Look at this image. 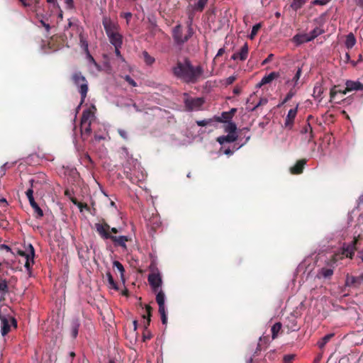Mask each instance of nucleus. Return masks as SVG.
Wrapping results in <instances>:
<instances>
[{"label":"nucleus","instance_id":"obj_39","mask_svg":"<svg viewBox=\"0 0 363 363\" xmlns=\"http://www.w3.org/2000/svg\"><path fill=\"white\" fill-rule=\"evenodd\" d=\"M79 42L82 48L84 50L86 54H89V45L87 40L84 37L83 34L79 35Z\"/></svg>","mask_w":363,"mask_h":363},{"label":"nucleus","instance_id":"obj_43","mask_svg":"<svg viewBox=\"0 0 363 363\" xmlns=\"http://www.w3.org/2000/svg\"><path fill=\"white\" fill-rule=\"evenodd\" d=\"M32 208L34 211V215L36 218H41L43 216V211L38 203L33 206Z\"/></svg>","mask_w":363,"mask_h":363},{"label":"nucleus","instance_id":"obj_55","mask_svg":"<svg viewBox=\"0 0 363 363\" xmlns=\"http://www.w3.org/2000/svg\"><path fill=\"white\" fill-rule=\"evenodd\" d=\"M330 0H313L312 2H311V4L312 5H320V6H323V5H326L328 2H329Z\"/></svg>","mask_w":363,"mask_h":363},{"label":"nucleus","instance_id":"obj_36","mask_svg":"<svg viewBox=\"0 0 363 363\" xmlns=\"http://www.w3.org/2000/svg\"><path fill=\"white\" fill-rule=\"evenodd\" d=\"M301 133L303 134H306V133H309V138H308V141H311L312 139L313 138L314 135H313V129H312V127L311 125V124L309 123H307L304 127L302 128L301 130Z\"/></svg>","mask_w":363,"mask_h":363},{"label":"nucleus","instance_id":"obj_59","mask_svg":"<svg viewBox=\"0 0 363 363\" xmlns=\"http://www.w3.org/2000/svg\"><path fill=\"white\" fill-rule=\"evenodd\" d=\"M40 23H41V25H42V26L45 28V30H46V31H47V32H49V31H50V26L48 23H45V22L44 21H43V20H41V21H40Z\"/></svg>","mask_w":363,"mask_h":363},{"label":"nucleus","instance_id":"obj_32","mask_svg":"<svg viewBox=\"0 0 363 363\" xmlns=\"http://www.w3.org/2000/svg\"><path fill=\"white\" fill-rule=\"evenodd\" d=\"M324 30L318 27L315 28L313 30H311L309 33H307L308 36V40H313L318 35L323 33Z\"/></svg>","mask_w":363,"mask_h":363},{"label":"nucleus","instance_id":"obj_58","mask_svg":"<svg viewBox=\"0 0 363 363\" xmlns=\"http://www.w3.org/2000/svg\"><path fill=\"white\" fill-rule=\"evenodd\" d=\"M236 80L235 76H230L226 79V84H231Z\"/></svg>","mask_w":363,"mask_h":363},{"label":"nucleus","instance_id":"obj_48","mask_svg":"<svg viewBox=\"0 0 363 363\" xmlns=\"http://www.w3.org/2000/svg\"><path fill=\"white\" fill-rule=\"evenodd\" d=\"M72 201L78 206L80 211H82L84 208L89 210V207L85 203L78 202L76 199H72Z\"/></svg>","mask_w":363,"mask_h":363},{"label":"nucleus","instance_id":"obj_29","mask_svg":"<svg viewBox=\"0 0 363 363\" xmlns=\"http://www.w3.org/2000/svg\"><path fill=\"white\" fill-rule=\"evenodd\" d=\"M333 274V269L331 268L323 267L320 269L318 274V277L320 278H330Z\"/></svg>","mask_w":363,"mask_h":363},{"label":"nucleus","instance_id":"obj_24","mask_svg":"<svg viewBox=\"0 0 363 363\" xmlns=\"http://www.w3.org/2000/svg\"><path fill=\"white\" fill-rule=\"evenodd\" d=\"M233 117L228 111H224L221 113L220 116H214L213 120L218 123H229L232 122Z\"/></svg>","mask_w":363,"mask_h":363},{"label":"nucleus","instance_id":"obj_5","mask_svg":"<svg viewBox=\"0 0 363 363\" xmlns=\"http://www.w3.org/2000/svg\"><path fill=\"white\" fill-rule=\"evenodd\" d=\"M94 117L92 111L89 109L84 110L81 118V133L84 140L86 139L91 133V118Z\"/></svg>","mask_w":363,"mask_h":363},{"label":"nucleus","instance_id":"obj_34","mask_svg":"<svg viewBox=\"0 0 363 363\" xmlns=\"http://www.w3.org/2000/svg\"><path fill=\"white\" fill-rule=\"evenodd\" d=\"M269 342V337H259V342L258 343L256 350L254 353V356L258 355V353L262 350V345H267Z\"/></svg>","mask_w":363,"mask_h":363},{"label":"nucleus","instance_id":"obj_2","mask_svg":"<svg viewBox=\"0 0 363 363\" xmlns=\"http://www.w3.org/2000/svg\"><path fill=\"white\" fill-rule=\"evenodd\" d=\"M173 74L187 84H196L201 78L203 69L201 65L194 67L188 58L177 61L172 67Z\"/></svg>","mask_w":363,"mask_h":363},{"label":"nucleus","instance_id":"obj_27","mask_svg":"<svg viewBox=\"0 0 363 363\" xmlns=\"http://www.w3.org/2000/svg\"><path fill=\"white\" fill-rule=\"evenodd\" d=\"M80 323L78 319H74L71 323V335L73 338H76L78 335Z\"/></svg>","mask_w":363,"mask_h":363},{"label":"nucleus","instance_id":"obj_23","mask_svg":"<svg viewBox=\"0 0 363 363\" xmlns=\"http://www.w3.org/2000/svg\"><path fill=\"white\" fill-rule=\"evenodd\" d=\"M301 73H302V69L301 67H298L296 72L295 73L294 77L292 78V79L288 80L286 82V84H291L292 87H294V89H298L299 88L298 81L301 76Z\"/></svg>","mask_w":363,"mask_h":363},{"label":"nucleus","instance_id":"obj_52","mask_svg":"<svg viewBox=\"0 0 363 363\" xmlns=\"http://www.w3.org/2000/svg\"><path fill=\"white\" fill-rule=\"evenodd\" d=\"M152 334L150 330H144L143 333V342H146L152 338Z\"/></svg>","mask_w":363,"mask_h":363},{"label":"nucleus","instance_id":"obj_37","mask_svg":"<svg viewBox=\"0 0 363 363\" xmlns=\"http://www.w3.org/2000/svg\"><path fill=\"white\" fill-rule=\"evenodd\" d=\"M308 36L307 33L303 34V35H296L294 37V40L297 44H302L304 43L310 42V40H308Z\"/></svg>","mask_w":363,"mask_h":363},{"label":"nucleus","instance_id":"obj_8","mask_svg":"<svg viewBox=\"0 0 363 363\" xmlns=\"http://www.w3.org/2000/svg\"><path fill=\"white\" fill-rule=\"evenodd\" d=\"M95 229L99 236L104 240L110 239L112 235L110 233V225L105 221L95 223Z\"/></svg>","mask_w":363,"mask_h":363},{"label":"nucleus","instance_id":"obj_15","mask_svg":"<svg viewBox=\"0 0 363 363\" xmlns=\"http://www.w3.org/2000/svg\"><path fill=\"white\" fill-rule=\"evenodd\" d=\"M362 282L363 279H361V274L358 277H354L347 274L345 280V285L347 286L357 288L362 284Z\"/></svg>","mask_w":363,"mask_h":363},{"label":"nucleus","instance_id":"obj_46","mask_svg":"<svg viewBox=\"0 0 363 363\" xmlns=\"http://www.w3.org/2000/svg\"><path fill=\"white\" fill-rule=\"evenodd\" d=\"M297 89H294V87H291L289 90V91L287 93L286 97L284 99V103H286L289 101L291 98L295 96L296 94Z\"/></svg>","mask_w":363,"mask_h":363},{"label":"nucleus","instance_id":"obj_61","mask_svg":"<svg viewBox=\"0 0 363 363\" xmlns=\"http://www.w3.org/2000/svg\"><path fill=\"white\" fill-rule=\"evenodd\" d=\"M273 56L274 55L272 54L269 55L268 57L262 62V65L269 62L272 60Z\"/></svg>","mask_w":363,"mask_h":363},{"label":"nucleus","instance_id":"obj_18","mask_svg":"<svg viewBox=\"0 0 363 363\" xmlns=\"http://www.w3.org/2000/svg\"><path fill=\"white\" fill-rule=\"evenodd\" d=\"M346 91L348 92L352 91H362L363 84L359 81L347 80L345 83Z\"/></svg>","mask_w":363,"mask_h":363},{"label":"nucleus","instance_id":"obj_28","mask_svg":"<svg viewBox=\"0 0 363 363\" xmlns=\"http://www.w3.org/2000/svg\"><path fill=\"white\" fill-rule=\"evenodd\" d=\"M165 295L162 290H160L156 295V301L158 304L159 309L165 308L164 306Z\"/></svg>","mask_w":363,"mask_h":363},{"label":"nucleus","instance_id":"obj_22","mask_svg":"<svg viewBox=\"0 0 363 363\" xmlns=\"http://www.w3.org/2000/svg\"><path fill=\"white\" fill-rule=\"evenodd\" d=\"M238 139V135L236 134H229L227 135L220 136L217 138V141L223 145L225 143H233L236 141Z\"/></svg>","mask_w":363,"mask_h":363},{"label":"nucleus","instance_id":"obj_51","mask_svg":"<svg viewBox=\"0 0 363 363\" xmlns=\"http://www.w3.org/2000/svg\"><path fill=\"white\" fill-rule=\"evenodd\" d=\"M118 133L123 140H128L129 138H128V133L127 130L122 129V128H118Z\"/></svg>","mask_w":363,"mask_h":363},{"label":"nucleus","instance_id":"obj_60","mask_svg":"<svg viewBox=\"0 0 363 363\" xmlns=\"http://www.w3.org/2000/svg\"><path fill=\"white\" fill-rule=\"evenodd\" d=\"M275 355L274 350L270 351L266 354V357L269 359H274Z\"/></svg>","mask_w":363,"mask_h":363},{"label":"nucleus","instance_id":"obj_42","mask_svg":"<svg viewBox=\"0 0 363 363\" xmlns=\"http://www.w3.org/2000/svg\"><path fill=\"white\" fill-rule=\"evenodd\" d=\"M106 277L108 279V282L110 285V287L115 290H118V285L116 283V281H114L113 277L112 274H111V272L106 273Z\"/></svg>","mask_w":363,"mask_h":363},{"label":"nucleus","instance_id":"obj_38","mask_svg":"<svg viewBox=\"0 0 363 363\" xmlns=\"http://www.w3.org/2000/svg\"><path fill=\"white\" fill-rule=\"evenodd\" d=\"M237 126L235 123L229 122L225 127V131L229 134H236Z\"/></svg>","mask_w":363,"mask_h":363},{"label":"nucleus","instance_id":"obj_7","mask_svg":"<svg viewBox=\"0 0 363 363\" xmlns=\"http://www.w3.org/2000/svg\"><path fill=\"white\" fill-rule=\"evenodd\" d=\"M184 103L186 111H193L200 110L204 104L205 100L203 97L193 98L187 96L184 99Z\"/></svg>","mask_w":363,"mask_h":363},{"label":"nucleus","instance_id":"obj_44","mask_svg":"<svg viewBox=\"0 0 363 363\" xmlns=\"http://www.w3.org/2000/svg\"><path fill=\"white\" fill-rule=\"evenodd\" d=\"M260 28H261L260 23H257L255 26H253V27L252 28L251 33L249 35V38L251 40L254 39Z\"/></svg>","mask_w":363,"mask_h":363},{"label":"nucleus","instance_id":"obj_1","mask_svg":"<svg viewBox=\"0 0 363 363\" xmlns=\"http://www.w3.org/2000/svg\"><path fill=\"white\" fill-rule=\"evenodd\" d=\"M208 0H198L196 2H195L193 5H189L186 7V13L188 15V28H187V32L185 35H183L182 28L181 25L176 26L173 29V33L172 36L174 40V42L178 45H182L184 43L187 42L190 38L194 34V30L191 26L193 19L194 17V14L196 12H202Z\"/></svg>","mask_w":363,"mask_h":363},{"label":"nucleus","instance_id":"obj_13","mask_svg":"<svg viewBox=\"0 0 363 363\" xmlns=\"http://www.w3.org/2000/svg\"><path fill=\"white\" fill-rule=\"evenodd\" d=\"M110 240L113 242L114 245L116 247H121L124 250H127L126 242L130 240V238L128 236L121 235L116 236L111 235Z\"/></svg>","mask_w":363,"mask_h":363},{"label":"nucleus","instance_id":"obj_47","mask_svg":"<svg viewBox=\"0 0 363 363\" xmlns=\"http://www.w3.org/2000/svg\"><path fill=\"white\" fill-rule=\"evenodd\" d=\"M9 292V286L6 280L0 282V293L5 295Z\"/></svg>","mask_w":363,"mask_h":363},{"label":"nucleus","instance_id":"obj_35","mask_svg":"<svg viewBox=\"0 0 363 363\" xmlns=\"http://www.w3.org/2000/svg\"><path fill=\"white\" fill-rule=\"evenodd\" d=\"M282 325L281 323L278 322L273 325L272 327V338L273 340L276 339L278 336L279 333L281 329Z\"/></svg>","mask_w":363,"mask_h":363},{"label":"nucleus","instance_id":"obj_14","mask_svg":"<svg viewBox=\"0 0 363 363\" xmlns=\"http://www.w3.org/2000/svg\"><path fill=\"white\" fill-rule=\"evenodd\" d=\"M249 53V47L247 43H245L240 50V51L235 52L232 56L231 59L233 60H240L241 61H245L248 56Z\"/></svg>","mask_w":363,"mask_h":363},{"label":"nucleus","instance_id":"obj_20","mask_svg":"<svg viewBox=\"0 0 363 363\" xmlns=\"http://www.w3.org/2000/svg\"><path fill=\"white\" fill-rule=\"evenodd\" d=\"M145 310H146V314L143 315V318L144 319L143 324H144V330H148L147 328L150 324L151 321V315H152V308L150 306L146 305L145 306Z\"/></svg>","mask_w":363,"mask_h":363},{"label":"nucleus","instance_id":"obj_62","mask_svg":"<svg viewBox=\"0 0 363 363\" xmlns=\"http://www.w3.org/2000/svg\"><path fill=\"white\" fill-rule=\"evenodd\" d=\"M362 61V55L360 54L358 57V60L357 62H354V61H351V64L353 65V66H356L357 65V63L360 62Z\"/></svg>","mask_w":363,"mask_h":363},{"label":"nucleus","instance_id":"obj_54","mask_svg":"<svg viewBox=\"0 0 363 363\" xmlns=\"http://www.w3.org/2000/svg\"><path fill=\"white\" fill-rule=\"evenodd\" d=\"M125 80L132 86H137V83L129 75H125Z\"/></svg>","mask_w":363,"mask_h":363},{"label":"nucleus","instance_id":"obj_11","mask_svg":"<svg viewBox=\"0 0 363 363\" xmlns=\"http://www.w3.org/2000/svg\"><path fill=\"white\" fill-rule=\"evenodd\" d=\"M298 105L296 108H291L289 111L287 116L284 121V128L289 130H291L294 126V120L296 117L298 112Z\"/></svg>","mask_w":363,"mask_h":363},{"label":"nucleus","instance_id":"obj_4","mask_svg":"<svg viewBox=\"0 0 363 363\" xmlns=\"http://www.w3.org/2000/svg\"><path fill=\"white\" fill-rule=\"evenodd\" d=\"M72 82L77 86L81 95V104L84 103L88 92V82L81 72H75L72 74Z\"/></svg>","mask_w":363,"mask_h":363},{"label":"nucleus","instance_id":"obj_50","mask_svg":"<svg viewBox=\"0 0 363 363\" xmlns=\"http://www.w3.org/2000/svg\"><path fill=\"white\" fill-rule=\"evenodd\" d=\"M296 355L294 354H289L284 356L283 362L284 363H292L294 360Z\"/></svg>","mask_w":363,"mask_h":363},{"label":"nucleus","instance_id":"obj_9","mask_svg":"<svg viewBox=\"0 0 363 363\" xmlns=\"http://www.w3.org/2000/svg\"><path fill=\"white\" fill-rule=\"evenodd\" d=\"M0 320H1V333L3 336L7 335L11 329L10 320L13 323V324L16 327V321L14 318L11 317H6L5 315H2L0 314Z\"/></svg>","mask_w":363,"mask_h":363},{"label":"nucleus","instance_id":"obj_31","mask_svg":"<svg viewBox=\"0 0 363 363\" xmlns=\"http://www.w3.org/2000/svg\"><path fill=\"white\" fill-rule=\"evenodd\" d=\"M308 0H293L290 7L294 11H297L301 9Z\"/></svg>","mask_w":363,"mask_h":363},{"label":"nucleus","instance_id":"obj_57","mask_svg":"<svg viewBox=\"0 0 363 363\" xmlns=\"http://www.w3.org/2000/svg\"><path fill=\"white\" fill-rule=\"evenodd\" d=\"M121 17H123L124 18H125L127 21V23H128L132 17V13L130 12L124 13L121 14Z\"/></svg>","mask_w":363,"mask_h":363},{"label":"nucleus","instance_id":"obj_16","mask_svg":"<svg viewBox=\"0 0 363 363\" xmlns=\"http://www.w3.org/2000/svg\"><path fill=\"white\" fill-rule=\"evenodd\" d=\"M347 92L348 91H346V87L342 89L340 85L333 86L330 91V102H333L334 100H335L338 94L345 95Z\"/></svg>","mask_w":363,"mask_h":363},{"label":"nucleus","instance_id":"obj_53","mask_svg":"<svg viewBox=\"0 0 363 363\" xmlns=\"http://www.w3.org/2000/svg\"><path fill=\"white\" fill-rule=\"evenodd\" d=\"M213 121V119H204L201 121H196V123L199 126H206L210 124Z\"/></svg>","mask_w":363,"mask_h":363},{"label":"nucleus","instance_id":"obj_3","mask_svg":"<svg viewBox=\"0 0 363 363\" xmlns=\"http://www.w3.org/2000/svg\"><path fill=\"white\" fill-rule=\"evenodd\" d=\"M359 238L360 235H358L357 237H354V240L350 244L344 243L341 252H336L333 255L330 260V263L334 264L344 257L352 258L357 250L356 245Z\"/></svg>","mask_w":363,"mask_h":363},{"label":"nucleus","instance_id":"obj_6","mask_svg":"<svg viewBox=\"0 0 363 363\" xmlns=\"http://www.w3.org/2000/svg\"><path fill=\"white\" fill-rule=\"evenodd\" d=\"M27 250H28V252L21 250H18L17 254L23 257L26 259L24 267H26L27 271L29 273H30L32 266L34 264L35 250L31 244H29L28 245Z\"/></svg>","mask_w":363,"mask_h":363},{"label":"nucleus","instance_id":"obj_56","mask_svg":"<svg viewBox=\"0 0 363 363\" xmlns=\"http://www.w3.org/2000/svg\"><path fill=\"white\" fill-rule=\"evenodd\" d=\"M65 3L66 4L67 9H74V1L73 0H65Z\"/></svg>","mask_w":363,"mask_h":363},{"label":"nucleus","instance_id":"obj_26","mask_svg":"<svg viewBox=\"0 0 363 363\" xmlns=\"http://www.w3.org/2000/svg\"><path fill=\"white\" fill-rule=\"evenodd\" d=\"M356 38L352 33H350L346 35L345 45L348 50L352 48L356 44Z\"/></svg>","mask_w":363,"mask_h":363},{"label":"nucleus","instance_id":"obj_33","mask_svg":"<svg viewBox=\"0 0 363 363\" xmlns=\"http://www.w3.org/2000/svg\"><path fill=\"white\" fill-rule=\"evenodd\" d=\"M29 182L30 184V188H29L26 192L28 199L33 198L34 188H36V185L38 184V182H36L35 179H30Z\"/></svg>","mask_w":363,"mask_h":363},{"label":"nucleus","instance_id":"obj_10","mask_svg":"<svg viewBox=\"0 0 363 363\" xmlns=\"http://www.w3.org/2000/svg\"><path fill=\"white\" fill-rule=\"evenodd\" d=\"M102 23L107 36L118 31V26L113 23L109 18L104 17L103 18Z\"/></svg>","mask_w":363,"mask_h":363},{"label":"nucleus","instance_id":"obj_12","mask_svg":"<svg viewBox=\"0 0 363 363\" xmlns=\"http://www.w3.org/2000/svg\"><path fill=\"white\" fill-rule=\"evenodd\" d=\"M148 282L154 292H157L161 286L162 281L159 274L152 273L148 275Z\"/></svg>","mask_w":363,"mask_h":363},{"label":"nucleus","instance_id":"obj_41","mask_svg":"<svg viewBox=\"0 0 363 363\" xmlns=\"http://www.w3.org/2000/svg\"><path fill=\"white\" fill-rule=\"evenodd\" d=\"M268 103V99L267 98H261L259 99L258 103L255 105L252 108L247 107V108L250 111H256L259 106H264Z\"/></svg>","mask_w":363,"mask_h":363},{"label":"nucleus","instance_id":"obj_49","mask_svg":"<svg viewBox=\"0 0 363 363\" xmlns=\"http://www.w3.org/2000/svg\"><path fill=\"white\" fill-rule=\"evenodd\" d=\"M160 315H161V320L162 324L165 325L167 323V316L166 314L165 308L159 309L158 310Z\"/></svg>","mask_w":363,"mask_h":363},{"label":"nucleus","instance_id":"obj_25","mask_svg":"<svg viewBox=\"0 0 363 363\" xmlns=\"http://www.w3.org/2000/svg\"><path fill=\"white\" fill-rule=\"evenodd\" d=\"M324 91V88L320 83H316L313 88V96L315 99H318L319 101L322 99V94Z\"/></svg>","mask_w":363,"mask_h":363},{"label":"nucleus","instance_id":"obj_17","mask_svg":"<svg viewBox=\"0 0 363 363\" xmlns=\"http://www.w3.org/2000/svg\"><path fill=\"white\" fill-rule=\"evenodd\" d=\"M110 43L117 48V47H121L123 44V36L118 31L113 33L108 36Z\"/></svg>","mask_w":363,"mask_h":363},{"label":"nucleus","instance_id":"obj_63","mask_svg":"<svg viewBox=\"0 0 363 363\" xmlns=\"http://www.w3.org/2000/svg\"><path fill=\"white\" fill-rule=\"evenodd\" d=\"M225 53V48H221L218 50L217 54H216V57H220L222 56L223 54Z\"/></svg>","mask_w":363,"mask_h":363},{"label":"nucleus","instance_id":"obj_64","mask_svg":"<svg viewBox=\"0 0 363 363\" xmlns=\"http://www.w3.org/2000/svg\"><path fill=\"white\" fill-rule=\"evenodd\" d=\"M357 257L363 262V250L358 252Z\"/></svg>","mask_w":363,"mask_h":363},{"label":"nucleus","instance_id":"obj_19","mask_svg":"<svg viewBox=\"0 0 363 363\" xmlns=\"http://www.w3.org/2000/svg\"><path fill=\"white\" fill-rule=\"evenodd\" d=\"M279 77V73L276 72H272L269 74L264 76L261 82L257 84L258 87H261L262 85L269 84L272 82L274 79L278 78Z\"/></svg>","mask_w":363,"mask_h":363},{"label":"nucleus","instance_id":"obj_30","mask_svg":"<svg viewBox=\"0 0 363 363\" xmlns=\"http://www.w3.org/2000/svg\"><path fill=\"white\" fill-rule=\"evenodd\" d=\"M334 333H330L325 335L320 341L318 342L317 345L320 350H323L325 345L334 337Z\"/></svg>","mask_w":363,"mask_h":363},{"label":"nucleus","instance_id":"obj_21","mask_svg":"<svg viewBox=\"0 0 363 363\" xmlns=\"http://www.w3.org/2000/svg\"><path fill=\"white\" fill-rule=\"evenodd\" d=\"M306 163V160H300L297 161L294 166L291 167L290 171L294 174H298L302 173L304 165Z\"/></svg>","mask_w":363,"mask_h":363},{"label":"nucleus","instance_id":"obj_45","mask_svg":"<svg viewBox=\"0 0 363 363\" xmlns=\"http://www.w3.org/2000/svg\"><path fill=\"white\" fill-rule=\"evenodd\" d=\"M113 265L120 272L121 276L123 278L124 276V272H125V269H124L123 264L120 262L116 260L113 262Z\"/></svg>","mask_w":363,"mask_h":363},{"label":"nucleus","instance_id":"obj_40","mask_svg":"<svg viewBox=\"0 0 363 363\" xmlns=\"http://www.w3.org/2000/svg\"><path fill=\"white\" fill-rule=\"evenodd\" d=\"M143 56L144 61L147 65H152L155 61V58L150 56L147 51L143 52Z\"/></svg>","mask_w":363,"mask_h":363}]
</instances>
